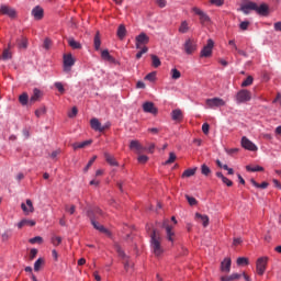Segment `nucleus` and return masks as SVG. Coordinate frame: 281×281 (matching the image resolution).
Returning a JSON list of instances; mask_svg holds the SVG:
<instances>
[{"label": "nucleus", "mask_w": 281, "mask_h": 281, "mask_svg": "<svg viewBox=\"0 0 281 281\" xmlns=\"http://www.w3.org/2000/svg\"><path fill=\"white\" fill-rule=\"evenodd\" d=\"M240 10L244 12V14H249V10H254L260 16L269 15V5H267V3H261L258 5L256 2H246L241 5Z\"/></svg>", "instance_id": "1"}, {"label": "nucleus", "mask_w": 281, "mask_h": 281, "mask_svg": "<svg viewBox=\"0 0 281 281\" xmlns=\"http://www.w3.org/2000/svg\"><path fill=\"white\" fill-rule=\"evenodd\" d=\"M88 216L94 229H98V232H100L101 234L111 237V231H109V228L104 227L103 225L99 224L98 221H95V215H93V212H88Z\"/></svg>", "instance_id": "2"}, {"label": "nucleus", "mask_w": 281, "mask_h": 281, "mask_svg": "<svg viewBox=\"0 0 281 281\" xmlns=\"http://www.w3.org/2000/svg\"><path fill=\"white\" fill-rule=\"evenodd\" d=\"M147 232L150 236V243L153 247H161V233L157 228H153L150 231V227L147 226Z\"/></svg>", "instance_id": "3"}, {"label": "nucleus", "mask_w": 281, "mask_h": 281, "mask_svg": "<svg viewBox=\"0 0 281 281\" xmlns=\"http://www.w3.org/2000/svg\"><path fill=\"white\" fill-rule=\"evenodd\" d=\"M237 104H243L245 102H249L251 100V91L247 89H241L236 94Z\"/></svg>", "instance_id": "4"}, {"label": "nucleus", "mask_w": 281, "mask_h": 281, "mask_svg": "<svg viewBox=\"0 0 281 281\" xmlns=\"http://www.w3.org/2000/svg\"><path fill=\"white\" fill-rule=\"evenodd\" d=\"M150 43V37L146 33H140L135 37L136 49H143Z\"/></svg>", "instance_id": "5"}, {"label": "nucleus", "mask_w": 281, "mask_h": 281, "mask_svg": "<svg viewBox=\"0 0 281 281\" xmlns=\"http://www.w3.org/2000/svg\"><path fill=\"white\" fill-rule=\"evenodd\" d=\"M117 254L120 258L123 259V265L125 271L128 273L130 271H133L134 263L133 261H130L128 256H126V252H124V249L117 248Z\"/></svg>", "instance_id": "6"}, {"label": "nucleus", "mask_w": 281, "mask_h": 281, "mask_svg": "<svg viewBox=\"0 0 281 281\" xmlns=\"http://www.w3.org/2000/svg\"><path fill=\"white\" fill-rule=\"evenodd\" d=\"M206 109H218L221 106H225V100L221 98H212L205 100Z\"/></svg>", "instance_id": "7"}, {"label": "nucleus", "mask_w": 281, "mask_h": 281, "mask_svg": "<svg viewBox=\"0 0 281 281\" xmlns=\"http://www.w3.org/2000/svg\"><path fill=\"white\" fill-rule=\"evenodd\" d=\"M192 12H194V14H196L200 18L201 25H207V23H210L211 21L210 15H207L205 11L201 10L198 7H193Z\"/></svg>", "instance_id": "8"}, {"label": "nucleus", "mask_w": 281, "mask_h": 281, "mask_svg": "<svg viewBox=\"0 0 281 281\" xmlns=\"http://www.w3.org/2000/svg\"><path fill=\"white\" fill-rule=\"evenodd\" d=\"M267 262H269L268 257H260L257 260L256 269H257L258 276H265V272L267 271Z\"/></svg>", "instance_id": "9"}, {"label": "nucleus", "mask_w": 281, "mask_h": 281, "mask_svg": "<svg viewBox=\"0 0 281 281\" xmlns=\"http://www.w3.org/2000/svg\"><path fill=\"white\" fill-rule=\"evenodd\" d=\"M213 49H214V41L207 40L206 45L202 48L200 53L201 58H210L212 56Z\"/></svg>", "instance_id": "10"}, {"label": "nucleus", "mask_w": 281, "mask_h": 281, "mask_svg": "<svg viewBox=\"0 0 281 281\" xmlns=\"http://www.w3.org/2000/svg\"><path fill=\"white\" fill-rule=\"evenodd\" d=\"M76 65V59L71 54L64 55V71L65 74H69L71 71V67Z\"/></svg>", "instance_id": "11"}, {"label": "nucleus", "mask_w": 281, "mask_h": 281, "mask_svg": "<svg viewBox=\"0 0 281 281\" xmlns=\"http://www.w3.org/2000/svg\"><path fill=\"white\" fill-rule=\"evenodd\" d=\"M0 14L9 16V19H16V10L10 5L2 4L0 7Z\"/></svg>", "instance_id": "12"}, {"label": "nucleus", "mask_w": 281, "mask_h": 281, "mask_svg": "<svg viewBox=\"0 0 281 281\" xmlns=\"http://www.w3.org/2000/svg\"><path fill=\"white\" fill-rule=\"evenodd\" d=\"M241 146L245 150H250L251 153H256V150H258V146H256V144L249 140L246 136L241 138Z\"/></svg>", "instance_id": "13"}, {"label": "nucleus", "mask_w": 281, "mask_h": 281, "mask_svg": "<svg viewBox=\"0 0 281 281\" xmlns=\"http://www.w3.org/2000/svg\"><path fill=\"white\" fill-rule=\"evenodd\" d=\"M184 52L186 54H188L189 56L194 54L195 49H196V42H194V40H187L184 42Z\"/></svg>", "instance_id": "14"}, {"label": "nucleus", "mask_w": 281, "mask_h": 281, "mask_svg": "<svg viewBox=\"0 0 281 281\" xmlns=\"http://www.w3.org/2000/svg\"><path fill=\"white\" fill-rule=\"evenodd\" d=\"M162 228L166 229L167 240H169L170 243H175V238H177V236L175 235V232L172 231V226L168 225V221H165L162 223Z\"/></svg>", "instance_id": "15"}, {"label": "nucleus", "mask_w": 281, "mask_h": 281, "mask_svg": "<svg viewBox=\"0 0 281 281\" xmlns=\"http://www.w3.org/2000/svg\"><path fill=\"white\" fill-rule=\"evenodd\" d=\"M31 14L35 19V21H42L43 16H45V11L43 10V8H41V5H36L31 11Z\"/></svg>", "instance_id": "16"}, {"label": "nucleus", "mask_w": 281, "mask_h": 281, "mask_svg": "<svg viewBox=\"0 0 281 281\" xmlns=\"http://www.w3.org/2000/svg\"><path fill=\"white\" fill-rule=\"evenodd\" d=\"M221 271L223 273H229L232 271V259L229 257H226L222 262H221Z\"/></svg>", "instance_id": "17"}, {"label": "nucleus", "mask_w": 281, "mask_h": 281, "mask_svg": "<svg viewBox=\"0 0 281 281\" xmlns=\"http://www.w3.org/2000/svg\"><path fill=\"white\" fill-rule=\"evenodd\" d=\"M143 111L145 113H151V115H157V109L155 108V103L153 102H145L143 104Z\"/></svg>", "instance_id": "18"}, {"label": "nucleus", "mask_w": 281, "mask_h": 281, "mask_svg": "<svg viewBox=\"0 0 281 281\" xmlns=\"http://www.w3.org/2000/svg\"><path fill=\"white\" fill-rule=\"evenodd\" d=\"M41 98H43V92L41 90H38L37 88H35L33 90V94L29 100L30 104H34L36 102H38L41 100Z\"/></svg>", "instance_id": "19"}, {"label": "nucleus", "mask_w": 281, "mask_h": 281, "mask_svg": "<svg viewBox=\"0 0 281 281\" xmlns=\"http://www.w3.org/2000/svg\"><path fill=\"white\" fill-rule=\"evenodd\" d=\"M194 218L198 221V223H202L203 227H207V225H210V217L207 215L195 213Z\"/></svg>", "instance_id": "20"}, {"label": "nucleus", "mask_w": 281, "mask_h": 281, "mask_svg": "<svg viewBox=\"0 0 281 281\" xmlns=\"http://www.w3.org/2000/svg\"><path fill=\"white\" fill-rule=\"evenodd\" d=\"M130 148L131 150H136V153H144L146 150V147L142 146L139 140H131Z\"/></svg>", "instance_id": "21"}, {"label": "nucleus", "mask_w": 281, "mask_h": 281, "mask_svg": "<svg viewBox=\"0 0 281 281\" xmlns=\"http://www.w3.org/2000/svg\"><path fill=\"white\" fill-rule=\"evenodd\" d=\"M90 126L93 131H99V133H104V128H102V123L98 119L90 120Z\"/></svg>", "instance_id": "22"}, {"label": "nucleus", "mask_w": 281, "mask_h": 281, "mask_svg": "<svg viewBox=\"0 0 281 281\" xmlns=\"http://www.w3.org/2000/svg\"><path fill=\"white\" fill-rule=\"evenodd\" d=\"M243 278V274L240 273H232L231 276H223L220 278L221 281H238Z\"/></svg>", "instance_id": "23"}, {"label": "nucleus", "mask_w": 281, "mask_h": 281, "mask_svg": "<svg viewBox=\"0 0 281 281\" xmlns=\"http://www.w3.org/2000/svg\"><path fill=\"white\" fill-rule=\"evenodd\" d=\"M36 225V222L34 220H22L21 222L18 223V228L23 229V227H34Z\"/></svg>", "instance_id": "24"}, {"label": "nucleus", "mask_w": 281, "mask_h": 281, "mask_svg": "<svg viewBox=\"0 0 281 281\" xmlns=\"http://www.w3.org/2000/svg\"><path fill=\"white\" fill-rule=\"evenodd\" d=\"M21 207L26 214H31L32 212H34V204L32 203V200H26V205L25 203H22Z\"/></svg>", "instance_id": "25"}, {"label": "nucleus", "mask_w": 281, "mask_h": 281, "mask_svg": "<svg viewBox=\"0 0 281 281\" xmlns=\"http://www.w3.org/2000/svg\"><path fill=\"white\" fill-rule=\"evenodd\" d=\"M16 45H18L19 49H27V45H29L27 37L22 36V37L18 38Z\"/></svg>", "instance_id": "26"}, {"label": "nucleus", "mask_w": 281, "mask_h": 281, "mask_svg": "<svg viewBox=\"0 0 281 281\" xmlns=\"http://www.w3.org/2000/svg\"><path fill=\"white\" fill-rule=\"evenodd\" d=\"M93 143V140H85L82 143H75L72 144V148L74 150H78V148H87V146H91V144Z\"/></svg>", "instance_id": "27"}, {"label": "nucleus", "mask_w": 281, "mask_h": 281, "mask_svg": "<svg viewBox=\"0 0 281 281\" xmlns=\"http://www.w3.org/2000/svg\"><path fill=\"white\" fill-rule=\"evenodd\" d=\"M116 34L120 41H124V38L126 37V26H124V24H121L117 29Z\"/></svg>", "instance_id": "28"}, {"label": "nucleus", "mask_w": 281, "mask_h": 281, "mask_svg": "<svg viewBox=\"0 0 281 281\" xmlns=\"http://www.w3.org/2000/svg\"><path fill=\"white\" fill-rule=\"evenodd\" d=\"M105 157V161L110 165V166H120V164L117 162V160H115V157H113L112 155H110L109 153L104 154Z\"/></svg>", "instance_id": "29"}, {"label": "nucleus", "mask_w": 281, "mask_h": 281, "mask_svg": "<svg viewBox=\"0 0 281 281\" xmlns=\"http://www.w3.org/2000/svg\"><path fill=\"white\" fill-rule=\"evenodd\" d=\"M171 117L176 122H180V120H183V112H181V110H173L171 112Z\"/></svg>", "instance_id": "30"}, {"label": "nucleus", "mask_w": 281, "mask_h": 281, "mask_svg": "<svg viewBox=\"0 0 281 281\" xmlns=\"http://www.w3.org/2000/svg\"><path fill=\"white\" fill-rule=\"evenodd\" d=\"M88 212H92L93 213V216L95 217V221H100V218H102V216H104V212H102L100 210V207H94Z\"/></svg>", "instance_id": "31"}, {"label": "nucleus", "mask_w": 281, "mask_h": 281, "mask_svg": "<svg viewBox=\"0 0 281 281\" xmlns=\"http://www.w3.org/2000/svg\"><path fill=\"white\" fill-rule=\"evenodd\" d=\"M194 175H196V168L184 170L181 177L182 179H189V177H194Z\"/></svg>", "instance_id": "32"}, {"label": "nucleus", "mask_w": 281, "mask_h": 281, "mask_svg": "<svg viewBox=\"0 0 281 281\" xmlns=\"http://www.w3.org/2000/svg\"><path fill=\"white\" fill-rule=\"evenodd\" d=\"M68 45L72 49H82V44H80L79 42H76V40L74 38H68Z\"/></svg>", "instance_id": "33"}, {"label": "nucleus", "mask_w": 281, "mask_h": 281, "mask_svg": "<svg viewBox=\"0 0 281 281\" xmlns=\"http://www.w3.org/2000/svg\"><path fill=\"white\" fill-rule=\"evenodd\" d=\"M151 66L155 67V69H157V67H161V59H159V57L157 55H151Z\"/></svg>", "instance_id": "34"}, {"label": "nucleus", "mask_w": 281, "mask_h": 281, "mask_svg": "<svg viewBox=\"0 0 281 281\" xmlns=\"http://www.w3.org/2000/svg\"><path fill=\"white\" fill-rule=\"evenodd\" d=\"M246 170L248 172H265V168L263 167H260V166H255V167H251V166H246Z\"/></svg>", "instance_id": "35"}, {"label": "nucleus", "mask_w": 281, "mask_h": 281, "mask_svg": "<svg viewBox=\"0 0 281 281\" xmlns=\"http://www.w3.org/2000/svg\"><path fill=\"white\" fill-rule=\"evenodd\" d=\"M101 45H102V41L100 40V32H97L94 36V49L99 52Z\"/></svg>", "instance_id": "36"}, {"label": "nucleus", "mask_w": 281, "mask_h": 281, "mask_svg": "<svg viewBox=\"0 0 281 281\" xmlns=\"http://www.w3.org/2000/svg\"><path fill=\"white\" fill-rule=\"evenodd\" d=\"M30 245H43V237L36 236L29 239Z\"/></svg>", "instance_id": "37"}, {"label": "nucleus", "mask_w": 281, "mask_h": 281, "mask_svg": "<svg viewBox=\"0 0 281 281\" xmlns=\"http://www.w3.org/2000/svg\"><path fill=\"white\" fill-rule=\"evenodd\" d=\"M45 265V259L38 258L34 263V271H41V267Z\"/></svg>", "instance_id": "38"}, {"label": "nucleus", "mask_w": 281, "mask_h": 281, "mask_svg": "<svg viewBox=\"0 0 281 281\" xmlns=\"http://www.w3.org/2000/svg\"><path fill=\"white\" fill-rule=\"evenodd\" d=\"M30 100V97L27 95V93H22L20 97H19V102L22 103L23 106H25V104H27Z\"/></svg>", "instance_id": "39"}, {"label": "nucleus", "mask_w": 281, "mask_h": 281, "mask_svg": "<svg viewBox=\"0 0 281 281\" xmlns=\"http://www.w3.org/2000/svg\"><path fill=\"white\" fill-rule=\"evenodd\" d=\"M201 172H202V175H204V177H210V175L212 173V169H210V167H207V165H202Z\"/></svg>", "instance_id": "40"}, {"label": "nucleus", "mask_w": 281, "mask_h": 281, "mask_svg": "<svg viewBox=\"0 0 281 281\" xmlns=\"http://www.w3.org/2000/svg\"><path fill=\"white\" fill-rule=\"evenodd\" d=\"M101 58H103V60H109L110 63H112L113 60V56H111V54L106 49L102 50Z\"/></svg>", "instance_id": "41"}, {"label": "nucleus", "mask_w": 281, "mask_h": 281, "mask_svg": "<svg viewBox=\"0 0 281 281\" xmlns=\"http://www.w3.org/2000/svg\"><path fill=\"white\" fill-rule=\"evenodd\" d=\"M171 78L172 80H179L181 78V71L177 68L171 69Z\"/></svg>", "instance_id": "42"}, {"label": "nucleus", "mask_w": 281, "mask_h": 281, "mask_svg": "<svg viewBox=\"0 0 281 281\" xmlns=\"http://www.w3.org/2000/svg\"><path fill=\"white\" fill-rule=\"evenodd\" d=\"M254 85V77L248 76L243 82L241 87H251Z\"/></svg>", "instance_id": "43"}, {"label": "nucleus", "mask_w": 281, "mask_h": 281, "mask_svg": "<svg viewBox=\"0 0 281 281\" xmlns=\"http://www.w3.org/2000/svg\"><path fill=\"white\" fill-rule=\"evenodd\" d=\"M188 30H190V27L188 26V22L183 21L179 27V32L181 34H187Z\"/></svg>", "instance_id": "44"}, {"label": "nucleus", "mask_w": 281, "mask_h": 281, "mask_svg": "<svg viewBox=\"0 0 281 281\" xmlns=\"http://www.w3.org/2000/svg\"><path fill=\"white\" fill-rule=\"evenodd\" d=\"M176 160H177V155L171 151L169 154V159L165 161V166H168L170 164H175Z\"/></svg>", "instance_id": "45"}, {"label": "nucleus", "mask_w": 281, "mask_h": 281, "mask_svg": "<svg viewBox=\"0 0 281 281\" xmlns=\"http://www.w3.org/2000/svg\"><path fill=\"white\" fill-rule=\"evenodd\" d=\"M98 159V156H93L89 162L87 164V166L85 167V172H88L89 169L93 166V164L95 162V160Z\"/></svg>", "instance_id": "46"}, {"label": "nucleus", "mask_w": 281, "mask_h": 281, "mask_svg": "<svg viewBox=\"0 0 281 281\" xmlns=\"http://www.w3.org/2000/svg\"><path fill=\"white\" fill-rule=\"evenodd\" d=\"M12 58V53L10 52V49H3L2 53V59L3 60H10Z\"/></svg>", "instance_id": "47"}, {"label": "nucleus", "mask_w": 281, "mask_h": 281, "mask_svg": "<svg viewBox=\"0 0 281 281\" xmlns=\"http://www.w3.org/2000/svg\"><path fill=\"white\" fill-rule=\"evenodd\" d=\"M47 113V109L45 106H42L35 111L36 117H41L42 115H45Z\"/></svg>", "instance_id": "48"}, {"label": "nucleus", "mask_w": 281, "mask_h": 281, "mask_svg": "<svg viewBox=\"0 0 281 281\" xmlns=\"http://www.w3.org/2000/svg\"><path fill=\"white\" fill-rule=\"evenodd\" d=\"M144 54H148L147 46H144L143 48H140V50L136 54V59L139 60V58H142V56H144Z\"/></svg>", "instance_id": "49"}, {"label": "nucleus", "mask_w": 281, "mask_h": 281, "mask_svg": "<svg viewBox=\"0 0 281 281\" xmlns=\"http://www.w3.org/2000/svg\"><path fill=\"white\" fill-rule=\"evenodd\" d=\"M237 265L241 267L243 265H249V259L246 257H239L237 258Z\"/></svg>", "instance_id": "50"}, {"label": "nucleus", "mask_w": 281, "mask_h": 281, "mask_svg": "<svg viewBox=\"0 0 281 281\" xmlns=\"http://www.w3.org/2000/svg\"><path fill=\"white\" fill-rule=\"evenodd\" d=\"M65 211L66 212H69V214H76V205L71 204H66L65 205Z\"/></svg>", "instance_id": "51"}, {"label": "nucleus", "mask_w": 281, "mask_h": 281, "mask_svg": "<svg viewBox=\"0 0 281 281\" xmlns=\"http://www.w3.org/2000/svg\"><path fill=\"white\" fill-rule=\"evenodd\" d=\"M37 255H38V249L36 248L31 249L29 254V260H34V258H36Z\"/></svg>", "instance_id": "52"}, {"label": "nucleus", "mask_w": 281, "mask_h": 281, "mask_svg": "<svg viewBox=\"0 0 281 281\" xmlns=\"http://www.w3.org/2000/svg\"><path fill=\"white\" fill-rule=\"evenodd\" d=\"M186 199L189 203V205H198L199 201H196L193 196H190V195H186Z\"/></svg>", "instance_id": "53"}, {"label": "nucleus", "mask_w": 281, "mask_h": 281, "mask_svg": "<svg viewBox=\"0 0 281 281\" xmlns=\"http://www.w3.org/2000/svg\"><path fill=\"white\" fill-rule=\"evenodd\" d=\"M153 254L157 257L161 256L164 254V248L162 247H154L153 248Z\"/></svg>", "instance_id": "54"}, {"label": "nucleus", "mask_w": 281, "mask_h": 281, "mask_svg": "<svg viewBox=\"0 0 281 281\" xmlns=\"http://www.w3.org/2000/svg\"><path fill=\"white\" fill-rule=\"evenodd\" d=\"M55 88L59 91V93H65V86H63V82H55Z\"/></svg>", "instance_id": "55"}, {"label": "nucleus", "mask_w": 281, "mask_h": 281, "mask_svg": "<svg viewBox=\"0 0 281 281\" xmlns=\"http://www.w3.org/2000/svg\"><path fill=\"white\" fill-rule=\"evenodd\" d=\"M52 243L55 247H58L60 245V243H63V238L55 236L52 238Z\"/></svg>", "instance_id": "56"}, {"label": "nucleus", "mask_w": 281, "mask_h": 281, "mask_svg": "<svg viewBox=\"0 0 281 281\" xmlns=\"http://www.w3.org/2000/svg\"><path fill=\"white\" fill-rule=\"evenodd\" d=\"M222 182L225 183V186H227V188H232L234 186V182L225 176L223 177Z\"/></svg>", "instance_id": "57"}, {"label": "nucleus", "mask_w": 281, "mask_h": 281, "mask_svg": "<svg viewBox=\"0 0 281 281\" xmlns=\"http://www.w3.org/2000/svg\"><path fill=\"white\" fill-rule=\"evenodd\" d=\"M137 160L139 164H146V161H148V156L140 155V156H138Z\"/></svg>", "instance_id": "58"}, {"label": "nucleus", "mask_w": 281, "mask_h": 281, "mask_svg": "<svg viewBox=\"0 0 281 281\" xmlns=\"http://www.w3.org/2000/svg\"><path fill=\"white\" fill-rule=\"evenodd\" d=\"M202 133H204V135H207L210 133V124L204 123L202 125Z\"/></svg>", "instance_id": "59"}, {"label": "nucleus", "mask_w": 281, "mask_h": 281, "mask_svg": "<svg viewBox=\"0 0 281 281\" xmlns=\"http://www.w3.org/2000/svg\"><path fill=\"white\" fill-rule=\"evenodd\" d=\"M233 245H234L235 247H238V245H245V244L243 243V238L237 237V238H234Z\"/></svg>", "instance_id": "60"}, {"label": "nucleus", "mask_w": 281, "mask_h": 281, "mask_svg": "<svg viewBox=\"0 0 281 281\" xmlns=\"http://www.w3.org/2000/svg\"><path fill=\"white\" fill-rule=\"evenodd\" d=\"M49 47H52V41L49 38H45L44 49H49Z\"/></svg>", "instance_id": "61"}, {"label": "nucleus", "mask_w": 281, "mask_h": 281, "mask_svg": "<svg viewBox=\"0 0 281 281\" xmlns=\"http://www.w3.org/2000/svg\"><path fill=\"white\" fill-rule=\"evenodd\" d=\"M78 115V108L74 106L71 112L68 114L69 117H76Z\"/></svg>", "instance_id": "62"}, {"label": "nucleus", "mask_w": 281, "mask_h": 281, "mask_svg": "<svg viewBox=\"0 0 281 281\" xmlns=\"http://www.w3.org/2000/svg\"><path fill=\"white\" fill-rule=\"evenodd\" d=\"M240 30H247L249 27V21H244L239 24Z\"/></svg>", "instance_id": "63"}, {"label": "nucleus", "mask_w": 281, "mask_h": 281, "mask_svg": "<svg viewBox=\"0 0 281 281\" xmlns=\"http://www.w3.org/2000/svg\"><path fill=\"white\" fill-rule=\"evenodd\" d=\"M156 3L159 8H166V0H156Z\"/></svg>", "instance_id": "64"}]
</instances>
